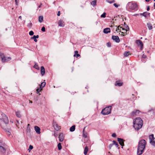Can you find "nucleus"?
<instances>
[{"instance_id": "1", "label": "nucleus", "mask_w": 155, "mask_h": 155, "mask_svg": "<svg viewBox=\"0 0 155 155\" xmlns=\"http://www.w3.org/2000/svg\"><path fill=\"white\" fill-rule=\"evenodd\" d=\"M146 144V142L144 140H141L140 141L137 147V154L140 155L143 153Z\"/></svg>"}, {"instance_id": "2", "label": "nucleus", "mask_w": 155, "mask_h": 155, "mask_svg": "<svg viewBox=\"0 0 155 155\" xmlns=\"http://www.w3.org/2000/svg\"><path fill=\"white\" fill-rule=\"evenodd\" d=\"M143 125V121L140 117L136 118L133 122V127L137 130L140 129Z\"/></svg>"}, {"instance_id": "3", "label": "nucleus", "mask_w": 155, "mask_h": 155, "mask_svg": "<svg viewBox=\"0 0 155 155\" xmlns=\"http://www.w3.org/2000/svg\"><path fill=\"white\" fill-rule=\"evenodd\" d=\"M1 115L2 118V119L0 118V124L2 127L3 122L5 124H8L9 123V120L8 117L4 114L2 113Z\"/></svg>"}, {"instance_id": "4", "label": "nucleus", "mask_w": 155, "mask_h": 155, "mask_svg": "<svg viewBox=\"0 0 155 155\" xmlns=\"http://www.w3.org/2000/svg\"><path fill=\"white\" fill-rule=\"evenodd\" d=\"M111 106L106 107L102 110V114L103 115H107L110 114L111 113Z\"/></svg>"}, {"instance_id": "5", "label": "nucleus", "mask_w": 155, "mask_h": 155, "mask_svg": "<svg viewBox=\"0 0 155 155\" xmlns=\"http://www.w3.org/2000/svg\"><path fill=\"white\" fill-rule=\"evenodd\" d=\"M0 57L2 62H5L11 60L10 57H8L5 56L3 53H0Z\"/></svg>"}, {"instance_id": "6", "label": "nucleus", "mask_w": 155, "mask_h": 155, "mask_svg": "<svg viewBox=\"0 0 155 155\" xmlns=\"http://www.w3.org/2000/svg\"><path fill=\"white\" fill-rule=\"evenodd\" d=\"M127 5L129 8L132 10H134L137 7L136 3L131 2H129Z\"/></svg>"}, {"instance_id": "7", "label": "nucleus", "mask_w": 155, "mask_h": 155, "mask_svg": "<svg viewBox=\"0 0 155 155\" xmlns=\"http://www.w3.org/2000/svg\"><path fill=\"white\" fill-rule=\"evenodd\" d=\"M112 38L117 43H119L120 41V39L118 36H112Z\"/></svg>"}, {"instance_id": "8", "label": "nucleus", "mask_w": 155, "mask_h": 155, "mask_svg": "<svg viewBox=\"0 0 155 155\" xmlns=\"http://www.w3.org/2000/svg\"><path fill=\"white\" fill-rule=\"evenodd\" d=\"M117 141L119 142V143L121 146H123L124 145V140L122 139L118 138Z\"/></svg>"}, {"instance_id": "9", "label": "nucleus", "mask_w": 155, "mask_h": 155, "mask_svg": "<svg viewBox=\"0 0 155 155\" xmlns=\"http://www.w3.org/2000/svg\"><path fill=\"white\" fill-rule=\"evenodd\" d=\"M140 111L139 110H134L132 112L131 114V116H134L135 115H137L139 113Z\"/></svg>"}, {"instance_id": "10", "label": "nucleus", "mask_w": 155, "mask_h": 155, "mask_svg": "<svg viewBox=\"0 0 155 155\" xmlns=\"http://www.w3.org/2000/svg\"><path fill=\"white\" fill-rule=\"evenodd\" d=\"M59 141L60 142H62L63 141L64 136L63 133H61L59 134Z\"/></svg>"}, {"instance_id": "11", "label": "nucleus", "mask_w": 155, "mask_h": 155, "mask_svg": "<svg viewBox=\"0 0 155 155\" xmlns=\"http://www.w3.org/2000/svg\"><path fill=\"white\" fill-rule=\"evenodd\" d=\"M41 72L42 76H43L45 72V69L43 66H41Z\"/></svg>"}, {"instance_id": "12", "label": "nucleus", "mask_w": 155, "mask_h": 155, "mask_svg": "<svg viewBox=\"0 0 155 155\" xmlns=\"http://www.w3.org/2000/svg\"><path fill=\"white\" fill-rule=\"evenodd\" d=\"M35 130L36 132L38 134H40V128L38 126H35Z\"/></svg>"}, {"instance_id": "13", "label": "nucleus", "mask_w": 155, "mask_h": 155, "mask_svg": "<svg viewBox=\"0 0 155 155\" xmlns=\"http://www.w3.org/2000/svg\"><path fill=\"white\" fill-rule=\"evenodd\" d=\"M137 44L138 45H140L141 48H142L143 45L141 41L140 40H137L136 41Z\"/></svg>"}, {"instance_id": "14", "label": "nucleus", "mask_w": 155, "mask_h": 155, "mask_svg": "<svg viewBox=\"0 0 155 155\" xmlns=\"http://www.w3.org/2000/svg\"><path fill=\"white\" fill-rule=\"evenodd\" d=\"M150 13L147 12H145L143 13L140 14L141 15H143L145 17H146L147 16H149Z\"/></svg>"}, {"instance_id": "15", "label": "nucleus", "mask_w": 155, "mask_h": 155, "mask_svg": "<svg viewBox=\"0 0 155 155\" xmlns=\"http://www.w3.org/2000/svg\"><path fill=\"white\" fill-rule=\"evenodd\" d=\"M58 24V25L60 27H63L64 26V22H63L62 20H59Z\"/></svg>"}, {"instance_id": "16", "label": "nucleus", "mask_w": 155, "mask_h": 155, "mask_svg": "<svg viewBox=\"0 0 155 155\" xmlns=\"http://www.w3.org/2000/svg\"><path fill=\"white\" fill-rule=\"evenodd\" d=\"M110 31V29L109 28H106L104 29L103 32L105 34H107Z\"/></svg>"}, {"instance_id": "17", "label": "nucleus", "mask_w": 155, "mask_h": 155, "mask_svg": "<svg viewBox=\"0 0 155 155\" xmlns=\"http://www.w3.org/2000/svg\"><path fill=\"white\" fill-rule=\"evenodd\" d=\"M54 127L55 130L57 131H58L60 128V127H59L58 125L57 124H55L54 125Z\"/></svg>"}, {"instance_id": "18", "label": "nucleus", "mask_w": 155, "mask_h": 155, "mask_svg": "<svg viewBox=\"0 0 155 155\" xmlns=\"http://www.w3.org/2000/svg\"><path fill=\"white\" fill-rule=\"evenodd\" d=\"M6 151V149L3 147L0 146V151L2 153H5Z\"/></svg>"}, {"instance_id": "19", "label": "nucleus", "mask_w": 155, "mask_h": 155, "mask_svg": "<svg viewBox=\"0 0 155 155\" xmlns=\"http://www.w3.org/2000/svg\"><path fill=\"white\" fill-rule=\"evenodd\" d=\"M78 51H76L74 52V57H76L77 58H78L80 56V54H78Z\"/></svg>"}, {"instance_id": "20", "label": "nucleus", "mask_w": 155, "mask_h": 155, "mask_svg": "<svg viewBox=\"0 0 155 155\" xmlns=\"http://www.w3.org/2000/svg\"><path fill=\"white\" fill-rule=\"evenodd\" d=\"M149 138L150 140V141L154 140L155 139V138L154 137V135L153 134L150 135L149 136Z\"/></svg>"}, {"instance_id": "21", "label": "nucleus", "mask_w": 155, "mask_h": 155, "mask_svg": "<svg viewBox=\"0 0 155 155\" xmlns=\"http://www.w3.org/2000/svg\"><path fill=\"white\" fill-rule=\"evenodd\" d=\"M88 150V147L86 146L85 147V148L84 149V154L86 155L87 154V152Z\"/></svg>"}, {"instance_id": "22", "label": "nucleus", "mask_w": 155, "mask_h": 155, "mask_svg": "<svg viewBox=\"0 0 155 155\" xmlns=\"http://www.w3.org/2000/svg\"><path fill=\"white\" fill-rule=\"evenodd\" d=\"M147 25L148 28L150 30H151L152 29L153 27H152L150 23H148L147 24Z\"/></svg>"}, {"instance_id": "23", "label": "nucleus", "mask_w": 155, "mask_h": 155, "mask_svg": "<svg viewBox=\"0 0 155 155\" xmlns=\"http://www.w3.org/2000/svg\"><path fill=\"white\" fill-rule=\"evenodd\" d=\"M46 84V83L45 82H42L41 83L40 87V89H42V88L44 87Z\"/></svg>"}, {"instance_id": "24", "label": "nucleus", "mask_w": 155, "mask_h": 155, "mask_svg": "<svg viewBox=\"0 0 155 155\" xmlns=\"http://www.w3.org/2000/svg\"><path fill=\"white\" fill-rule=\"evenodd\" d=\"M122 84L123 83H122L119 82L118 81H117L115 83V85H118L119 86H120L122 85Z\"/></svg>"}, {"instance_id": "25", "label": "nucleus", "mask_w": 155, "mask_h": 155, "mask_svg": "<svg viewBox=\"0 0 155 155\" xmlns=\"http://www.w3.org/2000/svg\"><path fill=\"white\" fill-rule=\"evenodd\" d=\"M75 125L72 126L70 128V131L71 132L74 131L75 129Z\"/></svg>"}, {"instance_id": "26", "label": "nucleus", "mask_w": 155, "mask_h": 155, "mask_svg": "<svg viewBox=\"0 0 155 155\" xmlns=\"http://www.w3.org/2000/svg\"><path fill=\"white\" fill-rule=\"evenodd\" d=\"M43 19V17L42 16H40L39 17L38 21L40 23L42 22Z\"/></svg>"}, {"instance_id": "27", "label": "nucleus", "mask_w": 155, "mask_h": 155, "mask_svg": "<svg viewBox=\"0 0 155 155\" xmlns=\"http://www.w3.org/2000/svg\"><path fill=\"white\" fill-rule=\"evenodd\" d=\"M97 0H94V1H92L91 3V5L93 6H95L96 5Z\"/></svg>"}, {"instance_id": "28", "label": "nucleus", "mask_w": 155, "mask_h": 155, "mask_svg": "<svg viewBox=\"0 0 155 155\" xmlns=\"http://www.w3.org/2000/svg\"><path fill=\"white\" fill-rule=\"evenodd\" d=\"M130 51H127L124 52V55L125 57H127L130 54Z\"/></svg>"}, {"instance_id": "29", "label": "nucleus", "mask_w": 155, "mask_h": 155, "mask_svg": "<svg viewBox=\"0 0 155 155\" xmlns=\"http://www.w3.org/2000/svg\"><path fill=\"white\" fill-rule=\"evenodd\" d=\"M16 115V116L18 117H21V115L20 114V112L19 111H17L15 113Z\"/></svg>"}, {"instance_id": "30", "label": "nucleus", "mask_w": 155, "mask_h": 155, "mask_svg": "<svg viewBox=\"0 0 155 155\" xmlns=\"http://www.w3.org/2000/svg\"><path fill=\"white\" fill-rule=\"evenodd\" d=\"M107 2L110 4H112L115 2V1L114 0H106Z\"/></svg>"}, {"instance_id": "31", "label": "nucleus", "mask_w": 155, "mask_h": 155, "mask_svg": "<svg viewBox=\"0 0 155 155\" xmlns=\"http://www.w3.org/2000/svg\"><path fill=\"white\" fill-rule=\"evenodd\" d=\"M150 143L151 144V145L155 147V141L154 140L150 141Z\"/></svg>"}, {"instance_id": "32", "label": "nucleus", "mask_w": 155, "mask_h": 155, "mask_svg": "<svg viewBox=\"0 0 155 155\" xmlns=\"http://www.w3.org/2000/svg\"><path fill=\"white\" fill-rule=\"evenodd\" d=\"M32 23L31 22H30L29 23H28L27 24V26L28 28H31V27L32 26Z\"/></svg>"}, {"instance_id": "33", "label": "nucleus", "mask_w": 155, "mask_h": 155, "mask_svg": "<svg viewBox=\"0 0 155 155\" xmlns=\"http://www.w3.org/2000/svg\"><path fill=\"white\" fill-rule=\"evenodd\" d=\"M87 132L83 133V137L84 138H87Z\"/></svg>"}, {"instance_id": "34", "label": "nucleus", "mask_w": 155, "mask_h": 155, "mask_svg": "<svg viewBox=\"0 0 155 155\" xmlns=\"http://www.w3.org/2000/svg\"><path fill=\"white\" fill-rule=\"evenodd\" d=\"M113 145L115 144L117 147H118L119 145L117 142L115 140H113Z\"/></svg>"}, {"instance_id": "35", "label": "nucleus", "mask_w": 155, "mask_h": 155, "mask_svg": "<svg viewBox=\"0 0 155 155\" xmlns=\"http://www.w3.org/2000/svg\"><path fill=\"white\" fill-rule=\"evenodd\" d=\"M34 67L36 68V69H37L38 70H39V67L38 66V65L35 64V65H34Z\"/></svg>"}, {"instance_id": "36", "label": "nucleus", "mask_w": 155, "mask_h": 155, "mask_svg": "<svg viewBox=\"0 0 155 155\" xmlns=\"http://www.w3.org/2000/svg\"><path fill=\"white\" fill-rule=\"evenodd\" d=\"M58 147L59 150H61L62 148V147L61 145V143H59L58 145Z\"/></svg>"}, {"instance_id": "37", "label": "nucleus", "mask_w": 155, "mask_h": 155, "mask_svg": "<svg viewBox=\"0 0 155 155\" xmlns=\"http://www.w3.org/2000/svg\"><path fill=\"white\" fill-rule=\"evenodd\" d=\"M122 28L121 27H120V26H118L117 27V29L116 30V31H117L118 30H120V31H121V29Z\"/></svg>"}, {"instance_id": "38", "label": "nucleus", "mask_w": 155, "mask_h": 155, "mask_svg": "<svg viewBox=\"0 0 155 155\" xmlns=\"http://www.w3.org/2000/svg\"><path fill=\"white\" fill-rule=\"evenodd\" d=\"M106 13L104 12L101 15V18H105L106 17Z\"/></svg>"}, {"instance_id": "39", "label": "nucleus", "mask_w": 155, "mask_h": 155, "mask_svg": "<svg viewBox=\"0 0 155 155\" xmlns=\"http://www.w3.org/2000/svg\"><path fill=\"white\" fill-rule=\"evenodd\" d=\"M33 147L32 145H30L29 146V149L28 150H29V151H30V150L32 149Z\"/></svg>"}, {"instance_id": "40", "label": "nucleus", "mask_w": 155, "mask_h": 155, "mask_svg": "<svg viewBox=\"0 0 155 155\" xmlns=\"http://www.w3.org/2000/svg\"><path fill=\"white\" fill-rule=\"evenodd\" d=\"M42 90V89H40V88L39 87V88H38L37 90H36V91H37V94L38 93H39V92L41 91V90Z\"/></svg>"}, {"instance_id": "41", "label": "nucleus", "mask_w": 155, "mask_h": 155, "mask_svg": "<svg viewBox=\"0 0 155 155\" xmlns=\"http://www.w3.org/2000/svg\"><path fill=\"white\" fill-rule=\"evenodd\" d=\"M114 6L116 8H118V7L120 6V5H117L116 3H114L113 4Z\"/></svg>"}, {"instance_id": "42", "label": "nucleus", "mask_w": 155, "mask_h": 155, "mask_svg": "<svg viewBox=\"0 0 155 155\" xmlns=\"http://www.w3.org/2000/svg\"><path fill=\"white\" fill-rule=\"evenodd\" d=\"M33 39L34 40V41L35 42H37V40L36 38H34V36L32 37H31V39Z\"/></svg>"}, {"instance_id": "43", "label": "nucleus", "mask_w": 155, "mask_h": 155, "mask_svg": "<svg viewBox=\"0 0 155 155\" xmlns=\"http://www.w3.org/2000/svg\"><path fill=\"white\" fill-rule=\"evenodd\" d=\"M34 34V32L33 31H30L29 32V35H31L32 36Z\"/></svg>"}, {"instance_id": "44", "label": "nucleus", "mask_w": 155, "mask_h": 155, "mask_svg": "<svg viewBox=\"0 0 155 155\" xmlns=\"http://www.w3.org/2000/svg\"><path fill=\"white\" fill-rule=\"evenodd\" d=\"M41 30L42 31H45V28L44 27H43L41 29Z\"/></svg>"}, {"instance_id": "45", "label": "nucleus", "mask_w": 155, "mask_h": 155, "mask_svg": "<svg viewBox=\"0 0 155 155\" xmlns=\"http://www.w3.org/2000/svg\"><path fill=\"white\" fill-rule=\"evenodd\" d=\"M129 30V28L128 25H127V26L126 27L125 30L126 31H128Z\"/></svg>"}, {"instance_id": "46", "label": "nucleus", "mask_w": 155, "mask_h": 155, "mask_svg": "<svg viewBox=\"0 0 155 155\" xmlns=\"http://www.w3.org/2000/svg\"><path fill=\"white\" fill-rule=\"evenodd\" d=\"M39 37V35H37L36 36L34 35V38H36V39L38 38Z\"/></svg>"}, {"instance_id": "47", "label": "nucleus", "mask_w": 155, "mask_h": 155, "mask_svg": "<svg viewBox=\"0 0 155 155\" xmlns=\"http://www.w3.org/2000/svg\"><path fill=\"white\" fill-rule=\"evenodd\" d=\"M113 145V144H110L109 146V147L110 148V149L111 147H112Z\"/></svg>"}, {"instance_id": "48", "label": "nucleus", "mask_w": 155, "mask_h": 155, "mask_svg": "<svg viewBox=\"0 0 155 155\" xmlns=\"http://www.w3.org/2000/svg\"><path fill=\"white\" fill-rule=\"evenodd\" d=\"M112 136L113 137H116V134L115 133H114L112 135Z\"/></svg>"}, {"instance_id": "49", "label": "nucleus", "mask_w": 155, "mask_h": 155, "mask_svg": "<svg viewBox=\"0 0 155 155\" xmlns=\"http://www.w3.org/2000/svg\"><path fill=\"white\" fill-rule=\"evenodd\" d=\"M19 0H15V2L17 5H18Z\"/></svg>"}, {"instance_id": "50", "label": "nucleus", "mask_w": 155, "mask_h": 155, "mask_svg": "<svg viewBox=\"0 0 155 155\" xmlns=\"http://www.w3.org/2000/svg\"><path fill=\"white\" fill-rule=\"evenodd\" d=\"M57 135V132H55L54 133V136L55 137H56Z\"/></svg>"}, {"instance_id": "51", "label": "nucleus", "mask_w": 155, "mask_h": 155, "mask_svg": "<svg viewBox=\"0 0 155 155\" xmlns=\"http://www.w3.org/2000/svg\"><path fill=\"white\" fill-rule=\"evenodd\" d=\"M60 11H59L58 12L57 15L58 16H60Z\"/></svg>"}, {"instance_id": "52", "label": "nucleus", "mask_w": 155, "mask_h": 155, "mask_svg": "<svg viewBox=\"0 0 155 155\" xmlns=\"http://www.w3.org/2000/svg\"><path fill=\"white\" fill-rule=\"evenodd\" d=\"M150 7H149V6H147V11H149V10H150Z\"/></svg>"}, {"instance_id": "53", "label": "nucleus", "mask_w": 155, "mask_h": 155, "mask_svg": "<svg viewBox=\"0 0 155 155\" xmlns=\"http://www.w3.org/2000/svg\"><path fill=\"white\" fill-rule=\"evenodd\" d=\"M107 44L108 47H110V44L109 43H108Z\"/></svg>"}, {"instance_id": "54", "label": "nucleus", "mask_w": 155, "mask_h": 155, "mask_svg": "<svg viewBox=\"0 0 155 155\" xmlns=\"http://www.w3.org/2000/svg\"><path fill=\"white\" fill-rule=\"evenodd\" d=\"M85 128H86V127H85L84 128L83 130V133H84L86 132L85 131Z\"/></svg>"}, {"instance_id": "55", "label": "nucleus", "mask_w": 155, "mask_h": 155, "mask_svg": "<svg viewBox=\"0 0 155 155\" xmlns=\"http://www.w3.org/2000/svg\"><path fill=\"white\" fill-rule=\"evenodd\" d=\"M143 58H146V56L145 55L143 54Z\"/></svg>"}, {"instance_id": "56", "label": "nucleus", "mask_w": 155, "mask_h": 155, "mask_svg": "<svg viewBox=\"0 0 155 155\" xmlns=\"http://www.w3.org/2000/svg\"><path fill=\"white\" fill-rule=\"evenodd\" d=\"M19 18H20L21 20H22V17L21 16L19 17Z\"/></svg>"}, {"instance_id": "57", "label": "nucleus", "mask_w": 155, "mask_h": 155, "mask_svg": "<svg viewBox=\"0 0 155 155\" xmlns=\"http://www.w3.org/2000/svg\"><path fill=\"white\" fill-rule=\"evenodd\" d=\"M7 134L8 135H10V133L9 131H8L7 132Z\"/></svg>"}, {"instance_id": "58", "label": "nucleus", "mask_w": 155, "mask_h": 155, "mask_svg": "<svg viewBox=\"0 0 155 155\" xmlns=\"http://www.w3.org/2000/svg\"><path fill=\"white\" fill-rule=\"evenodd\" d=\"M138 15H139L138 14H134V16H135Z\"/></svg>"}, {"instance_id": "59", "label": "nucleus", "mask_w": 155, "mask_h": 155, "mask_svg": "<svg viewBox=\"0 0 155 155\" xmlns=\"http://www.w3.org/2000/svg\"><path fill=\"white\" fill-rule=\"evenodd\" d=\"M121 29H122V30H125V29H124V28H121Z\"/></svg>"}, {"instance_id": "60", "label": "nucleus", "mask_w": 155, "mask_h": 155, "mask_svg": "<svg viewBox=\"0 0 155 155\" xmlns=\"http://www.w3.org/2000/svg\"><path fill=\"white\" fill-rule=\"evenodd\" d=\"M29 103H32V101H31L30 100H29Z\"/></svg>"}, {"instance_id": "61", "label": "nucleus", "mask_w": 155, "mask_h": 155, "mask_svg": "<svg viewBox=\"0 0 155 155\" xmlns=\"http://www.w3.org/2000/svg\"><path fill=\"white\" fill-rule=\"evenodd\" d=\"M41 4L40 5H39L38 6V7L39 8H40L41 7Z\"/></svg>"}, {"instance_id": "62", "label": "nucleus", "mask_w": 155, "mask_h": 155, "mask_svg": "<svg viewBox=\"0 0 155 155\" xmlns=\"http://www.w3.org/2000/svg\"><path fill=\"white\" fill-rule=\"evenodd\" d=\"M154 7H155V3H154Z\"/></svg>"}, {"instance_id": "63", "label": "nucleus", "mask_w": 155, "mask_h": 155, "mask_svg": "<svg viewBox=\"0 0 155 155\" xmlns=\"http://www.w3.org/2000/svg\"><path fill=\"white\" fill-rule=\"evenodd\" d=\"M20 122L21 124L22 123V122L21 121Z\"/></svg>"}, {"instance_id": "64", "label": "nucleus", "mask_w": 155, "mask_h": 155, "mask_svg": "<svg viewBox=\"0 0 155 155\" xmlns=\"http://www.w3.org/2000/svg\"><path fill=\"white\" fill-rule=\"evenodd\" d=\"M17 122L18 123V121L17 120Z\"/></svg>"}]
</instances>
